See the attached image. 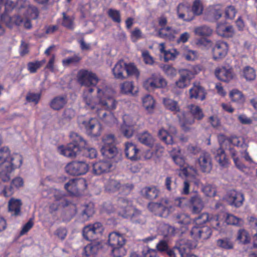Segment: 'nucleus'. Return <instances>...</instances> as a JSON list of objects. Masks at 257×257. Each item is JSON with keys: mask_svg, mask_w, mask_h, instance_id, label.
Wrapping results in <instances>:
<instances>
[{"mask_svg": "<svg viewBox=\"0 0 257 257\" xmlns=\"http://www.w3.org/2000/svg\"><path fill=\"white\" fill-rule=\"evenodd\" d=\"M70 138L71 142L66 147L62 146L58 147L60 154L69 158H75L80 154L90 159L96 157V150L86 147V142L81 136L76 133L71 132Z\"/></svg>", "mask_w": 257, "mask_h": 257, "instance_id": "obj_1", "label": "nucleus"}, {"mask_svg": "<svg viewBox=\"0 0 257 257\" xmlns=\"http://www.w3.org/2000/svg\"><path fill=\"white\" fill-rule=\"evenodd\" d=\"M97 97L99 104L102 107V109L97 108V117L107 124L114 122L116 118L112 111L116 108L117 101L106 89L102 91L97 88Z\"/></svg>", "mask_w": 257, "mask_h": 257, "instance_id": "obj_2", "label": "nucleus"}, {"mask_svg": "<svg viewBox=\"0 0 257 257\" xmlns=\"http://www.w3.org/2000/svg\"><path fill=\"white\" fill-rule=\"evenodd\" d=\"M77 81L81 86L87 87L84 93V99L87 109H93L95 108L96 103L91 96L95 87L94 82L96 80V76L90 71L86 69L80 70L77 74Z\"/></svg>", "mask_w": 257, "mask_h": 257, "instance_id": "obj_3", "label": "nucleus"}, {"mask_svg": "<svg viewBox=\"0 0 257 257\" xmlns=\"http://www.w3.org/2000/svg\"><path fill=\"white\" fill-rule=\"evenodd\" d=\"M117 203L119 210V215L123 218H130L131 221L136 224H144L146 218L141 211L132 206V202L125 197H119Z\"/></svg>", "mask_w": 257, "mask_h": 257, "instance_id": "obj_4", "label": "nucleus"}, {"mask_svg": "<svg viewBox=\"0 0 257 257\" xmlns=\"http://www.w3.org/2000/svg\"><path fill=\"white\" fill-rule=\"evenodd\" d=\"M21 157L18 155L13 156L10 149L7 147L0 149V171L3 175L9 177L15 167L22 165Z\"/></svg>", "mask_w": 257, "mask_h": 257, "instance_id": "obj_5", "label": "nucleus"}, {"mask_svg": "<svg viewBox=\"0 0 257 257\" xmlns=\"http://www.w3.org/2000/svg\"><path fill=\"white\" fill-rule=\"evenodd\" d=\"M170 155L174 163L180 167L179 176L184 177H196L197 175V169L193 167L185 164L184 157L181 155L180 147L174 148L170 151Z\"/></svg>", "mask_w": 257, "mask_h": 257, "instance_id": "obj_6", "label": "nucleus"}, {"mask_svg": "<svg viewBox=\"0 0 257 257\" xmlns=\"http://www.w3.org/2000/svg\"><path fill=\"white\" fill-rule=\"evenodd\" d=\"M187 108L192 117L179 118L181 128L185 132L191 131L193 128L192 125L195 123V120H202L204 117L202 109L198 105L191 104L188 105Z\"/></svg>", "mask_w": 257, "mask_h": 257, "instance_id": "obj_7", "label": "nucleus"}, {"mask_svg": "<svg viewBox=\"0 0 257 257\" xmlns=\"http://www.w3.org/2000/svg\"><path fill=\"white\" fill-rule=\"evenodd\" d=\"M149 209L155 214L163 217H167L173 211V207L169 200L162 199L159 202H151L148 204Z\"/></svg>", "mask_w": 257, "mask_h": 257, "instance_id": "obj_8", "label": "nucleus"}, {"mask_svg": "<svg viewBox=\"0 0 257 257\" xmlns=\"http://www.w3.org/2000/svg\"><path fill=\"white\" fill-rule=\"evenodd\" d=\"M125 239L122 234L118 232L114 231L108 235V243L105 242L97 241V250L99 249L107 250L108 246L124 245Z\"/></svg>", "mask_w": 257, "mask_h": 257, "instance_id": "obj_9", "label": "nucleus"}, {"mask_svg": "<svg viewBox=\"0 0 257 257\" xmlns=\"http://www.w3.org/2000/svg\"><path fill=\"white\" fill-rule=\"evenodd\" d=\"M176 244L181 257H190L193 255L191 253V250L197 246L196 242L186 238L179 239Z\"/></svg>", "mask_w": 257, "mask_h": 257, "instance_id": "obj_10", "label": "nucleus"}, {"mask_svg": "<svg viewBox=\"0 0 257 257\" xmlns=\"http://www.w3.org/2000/svg\"><path fill=\"white\" fill-rule=\"evenodd\" d=\"M88 166L82 161H73L65 167L66 172L70 175H83L88 171Z\"/></svg>", "mask_w": 257, "mask_h": 257, "instance_id": "obj_11", "label": "nucleus"}, {"mask_svg": "<svg viewBox=\"0 0 257 257\" xmlns=\"http://www.w3.org/2000/svg\"><path fill=\"white\" fill-rule=\"evenodd\" d=\"M86 186V181L83 178H73L65 184L64 188L68 192L75 195L78 191L84 190Z\"/></svg>", "mask_w": 257, "mask_h": 257, "instance_id": "obj_12", "label": "nucleus"}, {"mask_svg": "<svg viewBox=\"0 0 257 257\" xmlns=\"http://www.w3.org/2000/svg\"><path fill=\"white\" fill-rule=\"evenodd\" d=\"M228 44L223 41H217L212 48V58L215 61L223 59L228 51Z\"/></svg>", "mask_w": 257, "mask_h": 257, "instance_id": "obj_13", "label": "nucleus"}, {"mask_svg": "<svg viewBox=\"0 0 257 257\" xmlns=\"http://www.w3.org/2000/svg\"><path fill=\"white\" fill-rule=\"evenodd\" d=\"M144 85L147 89L149 87L152 89L164 88L167 85V82L161 75L153 74L151 77L145 81Z\"/></svg>", "mask_w": 257, "mask_h": 257, "instance_id": "obj_14", "label": "nucleus"}, {"mask_svg": "<svg viewBox=\"0 0 257 257\" xmlns=\"http://www.w3.org/2000/svg\"><path fill=\"white\" fill-rule=\"evenodd\" d=\"M212 231L211 229L205 226H195L193 227L190 231L192 237L196 240L199 239H207L211 236Z\"/></svg>", "mask_w": 257, "mask_h": 257, "instance_id": "obj_15", "label": "nucleus"}, {"mask_svg": "<svg viewBox=\"0 0 257 257\" xmlns=\"http://www.w3.org/2000/svg\"><path fill=\"white\" fill-rule=\"evenodd\" d=\"M226 199L229 205L239 207L242 205L244 197L241 193L232 190L227 192Z\"/></svg>", "mask_w": 257, "mask_h": 257, "instance_id": "obj_16", "label": "nucleus"}, {"mask_svg": "<svg viewBox=\"0 0 257 257\" xmlns=\"http://www.w3.org/2000/svg\"><path fill=\"white\" fill-rule=\"evenodd\" d=\"M216 77L222 81L228 82L232 80L234 77L233 68L222 67L217 68L215 71Z\"/></svg>", "mask_w": 257, "mask_h": 257, "instance_id": "obj_17", "label": "nucleus"}, {"mask_svg": "<svg viewBox=\"0 0 257 257\" xmlns=\"http://www.w3.org/2000/svg\"><path fill=\"white\" fill-rule=\"evenodd\" d=\"M177 13L179 19L190 22L194 19V14L190 7L184 4H179L177 6Z\"/></svg>", "mask_w": 257, "mask_h": 257, "instance_id": "obj_18", "label": "nucleus"}, {"mask_svg": "<svg viewBox=\"0 0 257 257\" xmlns=\"http://www.w3.org/2000/svg\"><path fill=\"white\" fill-rule=\"evenodd\" d=\"M217 34L223 38H232L235 34L233 27L226 23H219L216 27Z\"/></svg>", "mask_w": 257, "mask_h": 257, "instance_id": "obj_19", "label": "nucleus"}, {"mask_svg": "<svg viewBox=\"0 0 257 257\" xmlns=\"http://www.w3.org/2000/svg\"><path fill=\"white\" fill-rule=\"evenodd\" d=\"M198 163L202 172L209 173L212 168V158L206 152L202 153L198 158Z\"/></svg>", "mask_w": 257, "mask_h": 257, "instance_id": "obj_20", "label": "nucleus"}, {"mask_svg": "<svg viewBox=\"0 0 257 257\" xmlns=\"http://www.w3.org/2000/svg\"><path fill=\"white\" fill-rule=\"evenodd\" d=\"M193 77L192 72L188 69H183L180 72V77L176 82L177 87L184 88L190 83V81Z\"/></svg>", "mask_w": 257, "mask_h": 257, "instance_id": "obj_21", "label": "nucleus"}, {"mask_svg": "<svg viewBox=\"0 0 257 257\" xmlns=\"http://www.w3.org/2000/svg\"><path fill=\"white\" fill-rule=\"evenodd\" d=\"M190 208L193 214H196L201 212L204 207V203L198 194H195L190 199Z\"/></svg>", "mask_w": 257, "mask_h": 257, "instance_id": "obj_22", "label": "nucleus"}, {"mask_svg": "<svg viewBox=\"0 0 257 257\" xmlns=\"http://www.w3.org/2000/svg\"><path fill=\"white\" fill-rule=\"evenodd\" d=\"M126 63L123 60H119L112 70V74L115 79L123 80L126 78L124 74L125 71Z\"/></svg>", "mask_w": 257, "mask_h": 257, "instance_id": "obj_23", "label": "nucleus"}, {"mask_svg": "<svg viewBox=\"0 0 257 257\" xmlns=\"http://www.w3.org/2000/svg\"><path fill=\"white\" fill-rule=\"evenodd\" d=\"M194 220L197 225H200L203 224L207 221H210L212 222V225L214 224L218 226L219 223L218 222V217L216 216H213L212 215H209L207 213H203L196 218H195Z\"/></svg>", "mask_w": 257, "mask_h": 257, "instance_id": "obj_24", "label": "nucleus"}, {"mask_svg": "<svg viewBox=\"0 0 257 257\" xmlns=\"http://www.w3.org/2000/svg\"><path fill=\"white\" fill-rule=\"evenodd\" d=\"M176 34H177V30L169 26L161 28L158 32V35L160 38L170 41L174 40Z\"/></svg>", "mask_w": 257, "mask_h": 257, "instance_id": "obj_25", "label": "nucleus"}, {"mask_svg": "<svg viewBox=\"0 0 257 257\" xmlns=\"http://www.w3.org/2000/svg\"><path fill=\"white\" fill-rule=\"evenodd\" d=\"M139 150L137 146L132 143H126L125 144V155L126 158L132 161L138 159V153Z\"/></svg>", "mask_w": 257, "mask_h": 257, "instance_id": "obj_26", "label": "nucleus"}, {"mask_svg": "<svg viewBox=\"0 0 257 257\" xmlns=\"http://www.w3.org/2000/svg\"><path fill=\"white\" fill-rule=\"evenodd\" d=\"M141 193L144 198L153 200L158 197L160 191L156 186L146 187L141 190Z\"/></svg>", "mask_w": 257, "mask_h": 257, "instance_id": "obj_27", "label": "nucleus"}, {"mask_svg": "<svg viewBox=\"0 0 257 257\" xmlns=\"http://www.w3.org/2000/svg\"><path fill=\"white\" fill-rule=\"evenodd\" d=\"M214 158L216 161L221 167L227 168L229 164V159L227 157L224 150L221 148H219L216 150Z\"/></svg>", "mask_w": 257, "mask_h": 257, "instance_id": "obj_28", "label": "nucleus"}, {"mask_svg": "<svg viewBox=\"0 0 257 257\" xmlns=\"http://www.w3.org/2000/svg\"><path fill=\"white\" fill-rule=\"evenodd\" d=\"M190 98L203 100L206 97L204 89L200 86L193 85L189 90Z\"/></svg>", "mask_w": 257, "mask_h": 257, "instance_id": "obj_29", "label": "nucleus"}, {"mask_svg": "<svg viewBox=\"0 0 257 257\" xmlns=\"http://www.w3.org/2000/svg\"><path fill=\"white\" fill-rule=\"evenodd\" d=\"M67 102V96L65 95H59L53 98L50 103V106L51 108L55 110H59L62 109Z\"/></svg>", "mask_w": 257, "mask_h": 257, "instance_id": "obj_30", "label": "nucleus"}, {"mask_svg": "<svg viewBox=\"0 0 257 257\" xmlns=\"http://www.w3.org/2000/svg\"><path fill=\"white\" fill-rule=\"evenodd\" d=\"M22 205L21 200L12 198L9 202V211L14 216L21 215V208Z\"/></svg>", "mask_w": 257, "mask_h": 257, "instance_id": "obj_31", "label": "nucleus"}, {"mask_svg": "<svg viewBox=\"0 0 257 257\" xmlns=\"http://www.w3.org/2000/svg\"><path fill=\"white\" fill-rule=\"evenodd\" d=\"M22 2L24 3V5L21 6V7L23 8L26 9L28 16L32 19H36L39 16V11L38 9L32 5H30L29 2L26 0H20L19 1V4Z\"/></svg>", "mask_w": 257, "mask_h": 257, "instance_id": "obj_32", "label": "nucleus"}, {"mask_svg": "<svg viewBox=\"0 0 257 257\" xmlns=\"http://www.w3.org/2000/svg\"><path fill=\"white\" fill-rule=\"evenodd\" d=\"M100 152L105 158L108 159L113 158L118 153V150L115 146H102Z\"/></svg>", "mask_w": 257, "mask_h": 257, "instance_id": "obj_33", "label": "nucleus"}, {"mask_svg": "<svg viewBox=\"0 0 257 257\" xmlns=\"http://www.w3.org/2000/svg\"><path fill=\"white\" fill-rule=\"evenodd\" d=\"M160 45L161 46L160 49V52L164 54L165 62L174 60L179 54L175 49L166 50L165 45L163 43L161 44Z\"/></svg>", "mask_w": 257, "mask_h": 257, "instance_id": "obj_34", "label": "nucleus"}, {"mask_svg": "<svg viewBox=\"0 0 257 257\" xmlns=\"http://www.w3.org/2000/svg\"><path fill=\"white\" fill-rule=\"evenodd\" d=\"M138 139L140 143L152 148L154 144V139L153 136L148 132L145 131L138 135Z\"/></svg>", "mask_w": 257, "mask_h": 257, "instance_id": "obj_35", "label": "nucleus"}, {"mask_svg": "<svg viewBox=\"0 0 257 257\" xmlns=\"http://www.w3.org/2000/svg\"><path fill=\"white\" fill-rule=\"evenodd\" d=\"M163 104L166 109L174 113L180 111L181 109L178 102L175 100L168 98H165L163 99Z\"/></svg>", "mask_w": 257, "mask_h": 257, "instance_id": "obj_36", "label": "nucleus"}, {"mask_svg": "<svg viewBox=\"0 0 257 257\" xmlns=\"http://www.w3.org/2000/svg\"><path fill=\"white\" fill-rule=\"evenodd\" d=\"M82 254L84 257H96V241L93 240L88 244L84 247Z\"/></svg>", "mask_w": 257, "mask_h": 257, "instance_id": "obj_37", "label": "nucleus"}, {"mask_svg": "<svg viewBox=\"0 0 257 257\" xmlns=\"http://www.w3.org/2000/svg\"><path fill=\"white\" fill-rule=\"evenodd\" d=\"M96 233V229L94 226L89 225L83 228L82 234L85 239L91 242L96 241L94 235Z\"/></svg>", "mask_w": 257, "mask_h": 257, "instance_id": "obj_38", "label": "nucleus"}, {"mask_svg": "<svg viewBox=\"0 0 257 257\" xmlns=\"http://www.w3.org/2000/svg\"><path fill=\"white\" fill-rule=\"evenodd\" d=\"M241 76L247 81H252L255 80L256 78V73L255 70L250 66H247L244 67L242 71Z\"/></svg>", "mask_w": 257, "mask_h": 257, "instance_id": "obj_39", "label": "nucleus"}, {"mask_svg": "<svg viewBox=\"0 0 257 257\" xmlns=\"http://www.w3.org/2000/svg\"><path fill=\"white\" fill-rule=\"evenodd\" d=\"M213 30L210 27L203 25L195 28V35L202 37H208L212 35Z\"/></svg>", "mask_w": 257, "mask_h": 257, "instance_id": "obj_40", "label": "nucleus"}, {"mask_svg": "<svg viewBox=\"0 0 257 257\" xmlns=\"http://www.w3.org/2000/svg\"><path fill=\"white\" fill-rule=\"evenodd\" d=\"M120 187V183L114 179L109 178L105 183V189L108 192H115Z\"/></svg>", "mask_w": 257, "mask_h": 257, "instance_id": "obj_41", "label": "nucleus"}, {"mask_svg": "<svg viewBox=\"0 0 257 257\" xmlns=\"http://www.w3.org/2000/svg\"><path fill=\"white\" fill-rule=\"evenodd\" d=\"M95 210L91 204L84 206L81 212V216L83 221L87 220L94 213Z\"/></svg>", "mask_w": 257, "mask_h": 257, "instance_id": "obj_42", "label": "nucleus"}, {"mask_svg": "<svg viewBox=\"0 0 257 257\" xmlns=\"http://www.w3.org/2000/svg\"><path fill=\"white\" fill-rule=\"evenodd\" d=\"M96 124V118L93 117L90 118L88 120L83 121L82 125L84 127L86 133L89 136H91L92 130L94 128Z\"/></svg>", "mask_w": 257, "mask_h": 257, "instance_id": "obj_43", "label": "nucleus"}, {"mask_svg": "<svg viewBox=\"0 0 257 257\" xmlns=\"http://www.w3.org/2000/svg\"><path fill=\"white\" fill-rule=\"evenodd\" d=\"M62 25L69 30H73L74 28V20L72 16L67 15L65 13H62Z\"/></svg>", "mask_w": 257, "mask_h": 257, "instance_id": "obj_44", "label": "nucleus"}, {"mask_svg": "<svg viewBox=\"0 0 257 257\" xmlns=\"http://www.w3.org/2000/svg\"><path fill=\"white\" fill-rule=\"evenodd\" d=\"M158 136L159 138L166 144L172 145L174 143L172 136L164 129L159 130Z\"/></svg>", "mask_w": 257, "mask_h": 257, "instance_id": "obj_45", "label": "nucleus"}, {"mask_svg": "<svg viewBox=\"0 0 257 257\" xmlns=\"http://www.w3.org/2000/svg\"><path fill=\"white\" fill-rule=\"evenodd\" d=\"M108 17L116 24H120L121 22V14L119 10L109 9L107 12Z\"/></svg>", "mask_w": 257, "mask_h": 257, "instance_id": "obj_46", "label": "nucleus"}, {"mask_svg": "<svg viewBox=\"0 0 257 257\" xmlns=\"http://www.w3.org/2000/svg\"><path fill=\"white\" fill-rule=\"evenodd\" d=\"M125 72L126 78L128 76H134L136 78H139L140 76V72L137 67L134 63H126L125 66Z\"/></svg>", "mask_w": 257, "mask_h": 257, "instance_id": "obj_47", "label": "nucleus"}, {"mask_svg": "<svg viewBox=\"0 0 257 257\" xmlns=\"http://www.w3.org/2000/svg\"><path fill=\"white\" fill-rule=\"evenodd\" d=\"M216 243L219 247L226 250L231 249L234 246L232 241L228 238L219 239L217 240Z\"/></svg>", "mask_w": 257, "mask_h": 257, "instance_id": "obj_48", "label": "nucleus"}, {"mask_svg": "<svg viewBox=\"0 0 257 257\" xmlns=\"http://www.w3.org/2000/svg\"><path fill=\"white\" fill-rule=\"evenodd\" d=\"M227 140L233 146L242 148H246V145L245 144L244 140L241 137L231 136L228 138Z\"/></svg>", "mask_w": 257, "mask_h": 257, "instance_id": "obj_49", "label": "nucleus"}, {"mask_svg": "<svg viewBox=\"0 0 257 257\" xmlns=\"http://www.w3.org/2000/svg\"><path fill=\"white\" fill-rule=\"evenodd\" d=\"M230 97L233 102L242 103L244 100L243 94L237 89H233L229 93Z\"/></svg>", "mask_w": 257, "mask_h": 257, "instance_id": "obj_50", "label": "nucleus"}, {"mask_svg": "<svg viewBox=\"0 0 257 257\" xmlns=\"http://www.w3.org/2000/svg\"><path fill=\"white\" fill-rule=\"evenodd\" d=\"M111 167V164L108 161L99 162L97 163V175L109 172Z\"/></svg>", "mask_w": 257, "mask_h": 257, "instance_id": "obj_51", "label": "nucleus"}, {"mask_svg": "<svg viewBox=\"0 0 257 257\" xmlns=\"http://www.w3.org/2000/svg\"><path fill=\"white\" fill-rule=\"evenodd\" d=\"M184 50L182 56L188 61L194 60L197 58V52L195 51L189 50L186 46L182 47Z\"/></svg>", "mask_w": 257, "mask_h": 257, "instance_id": "obj_52", "label": "nucleus"}, {"mask_svg": "<svg viewBox=\"0 0 257 257\" xmlns=\"http://www.w3.org/2000/svg\"><path fill=\"white\" fill-rule=\"evenodd\" d=\"M192 12L195 16H200L202 14L203 6L200 0H195L191 9Z\"/></svg>", "mask_w": 257, "mask_h": 257, "instance_id": "obj_53", "label": "nucleus"}, {"mask_svg": "<svg viewBox=\"0 0 257 257\" xmlns=\"http://www.w3.org/2000/svg\"><path fill=\"white\" fill-rule=\"evenodd\" d=\"M126 253V250L123 245H117L112 247L111 255L113 257H123Z\"/></svg>", "mask_w": 257, "mask_h": 257, "instance_id": "obj_54", "label": "nucleus"}, {"mask_svg": "<svg viewBox=\"0 0 257 257\" xmlns=\"http://www.w3.org/2000/svg\"><path fill=\"white\" fill-rule=\"evenodd\" d=\"M45 62L46 60L45 59L41 61L30 62L28 64V69L31 73H34L39 68L45 63Z\"/></svg>", "mask_w": 257, "mask_h": 257, "instance_id": "obj_55", "label": "nucleus"}, {"mask_svg": "<svg viewBox=\"0 0 257 257\" xmlns=\"http://www.w3.org/2000/svg\"><path fill=\"white\" fill-rule=\"evenodd\" d=\"M144 107L148 110L153 109L155 105V100L150 95H147L143 98Z\"/></svg>", "mask_w": 257, "mask_h": 257, "instance_id": "obj_56", "label": "nucleus"}, {"mask_svg": "<svg viewBox=\"0 0 257 257\" xmlns=\"http://www.w3.org/2000/svg\"><path fill=\"white\" fill-rule=\"evenodd\" d=\"M54 198L56 201H61L62 205L64 207L68 206L71 202L68 201L66 198V195L65 193L60 191L55 193Z\"/></svg>", "mask_w": 257, "mask_h": 257, "instance_id": "obj_57", "label": "nucleus"}, {"mask_svg": "<svg viewBox=\"0 0 257 257\" xmlns=\"http://www.w3.org/2000/svg\"><path fill=\"white\" fill-rule=\"evenodd\" d=\"M226 222L228 224L241 226L243 224V220L232 214H228L226 218Z\"/></svg>", "mask_w": 257, "mask_h": 257, "instance_id": "obj_58", "label": "nucleus"}, {"mask_svg": "<svg viewBox=\"0 0 257 257\" xmlns=\"http://www.w3.org/2000/svg\"><path fill=\"white\" fill-rule=\"evenodd\" d=\"M237 239L243 244H247L250 241V238L246 230L240 229L237 232Z\"/></svg>", "mask_w": 257, "mask_h": 257, "instance_id": "obj_59", "label": "nucleus"}, {"mask_svg": "<svg viewBox=\"0 0 257 257\" xmlns=\"http://www.w3.org/2000/svg\"><path fill=\"white\" fill-rule=\"evenodd\" d=\"M134 89V85L132 82L126 81L123 82L121 85V91L124 94L131 93L132 95H135L136 93L133 92Z\"/></svg>", "mask_w": 257, "mask_h": 257, "instance_id": "obj_60", "label": "nucleus"}, {"mask_svg": "<svg viewBox=\"0 0 257 257\" xmlns=\"http://www.w3.org/2000/svg\"><path fill=\"white\" fill-rule=\"evenodd\" d=\"M81 60V57L79 55H75L71 57H69L62 60L63 65L65 66H68L71 64H76L79 62Z\"/></svg>", "mask_w": 257, "mask_h": 257, "instance_id": "obj_61", "label": "nucleus"}, {"mask_svg": "<svg viewBox=\"0 0 257 257\" xmlns=\"http://www.w3.org/2000/svg\"><path fill=\"white\" fill-rule=\"evenodd\" d=\"M124 124L122 125L121 127V131L123 136L127 138L132 137L134 134V130L131 125H127L125 124L124 120Z\"/></svg>", "mask_w": 257, "mask_h": 257, "instance_id": "obj_62", "label": "nucleus"}, {"mask_svg": "<svg viewBox=\"0 0 257 257\" xmlns=\"http://www.w3.org/2000/svg\"><path fill=\"white\" fill-rule=\"evenodd\" d=\"M161 67L164 73L168 76L173 77L177 74V70L171 65L165 64Z\"/></svg>", "mask_w": 257, "mask_h": 257, "instance_id": "obj_63", "label": "nucleus"}, {"mask_svg": "<svg viewBox=\"0 0 257 257\" xmlns=\"http://www.w3.org/2000/svg\"><path fill=\"white\" fill-rule=\"evenodd\" d=\"M237 11L233 6H229L225 10V17L226 19L232 20L234 18Z\"/></svg>", "mask_w": 257, "mask_h": 257, "instance_id": "obj_64", "label": "nucleus"}]
</instances>
